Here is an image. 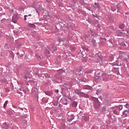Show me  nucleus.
<instances>
[{
    "label": "nucleus",
    "mask_w": 129,
    "mask_h": 129,
    "mask_svg": "<svg viewBox=\"0 0 129 129\" xmlns=\"http://www.w3.org/2000/svg\"><path fill=\"white\" fill-rule=\"evenodd\" d=\"M70 104L72 107H73V108H76V107H77V105H78V103L77 101H74L73 102H71Z\"/></svg>",
    "instance_id": "obj_2"
},
{
    "label": "nucleus",
    "mask_w": 129,
    "mask_h": 129,
    "mask_svg": "<svg viewBox=\"0 0 129 129\" xmlns=\"http://www.w3.org/2000/svg\"><path fill=\"white\" fill-rule=\"evenodd\" d=\"M81 81H82L83 82H85V80L84 79H81Z\"/></svg>",
    "instance_id": "obj_41"
},
{
    "label": "nucleus",
    "mask_w": 129,
    "mask_h": 129,
    "mask_svg": "<svg viewBox=\"0 0 129 129\" xmlns=\"http://www.w3.org/2000/svg\"><path fill=\"white\" fill-rule=\"evenodd\" d=\"M47 102H48V100H46L45 101V103H47Z\"/></svg>",
    "instance_id": "obj_58"
},
{
    "label": "nucleus",
    "mask_w": 129,
    "mask_h": 129,
    "mask_svg": "<svg viewBox=\"0 0 129 129\" xmlns=\"http://www.w3.org/2000/svg\"><path fill=\"white\" fill-rule=\"evenodd\" d=\"M19 90L20 91H23V92L26 93V90H25V89H24V88H20L19 89Z\"/></svg>",
    "instance_id": "obj_26"
},
{
    "label": "nucleus",
    "mask_w": 129,
    "mask_h": 129,
    "mask_svg": "<svg viewBox=\"0 0 129 129\" xmlns=\"http://www.w3.org/2000/svg\"><path fill=\"white\" fill-rule=\"evenodd\" d=\"M83 112L80 111V113L78 114V115H80V116H82V115L81 114L83 113Z\"/></svg>",
    "instance_id": "obj_38"
},
{
    "label": "nucleus",
    "mask_w": 129,
    "mask_h": 129,
    "mask_svg": "<svg viewBox=\"0 0 129 129\" xmlns=\"http://www.w3.org/2000/svg\"><path fill=\"white\" fill-rule=\"evenodd\" d=\"M120 54H124H124H125V52L120 51Z\"/></svg>",
    "instance_id": "obj_40"
},
{
    "label": "nucleus",
    "mask_w": 129,
    "mask_h": 129,
    "mask_svg": "<svg viewBox=\"0 0 129 129\" xmlns=\"http://www.w3.org/2000/svg\"><path fill=\"white\" fill-rule=\"evenodd\" d=\"M27 17L28 15H24V21H27Z\"/></svg>",
    "instance_id": "obj_37"
},
{
    "label": "nucleus",
    "mask_w": 129,
    "mask_h": 129,
    "mask_svg": "<svg viewBox=\"0 0 129 129\" xmlns=\"http://www.w3.org/2000/svg\"><path fill=\"white\" fill-rule=\"evenodd\" d=\"M87 22H88V23H89L90 24H92V23H93V21H92V19H91V18H88L87 20H86Z\"/></svg>",
    "instance_id": "obj_17"
},
{
    "label": "nucleus",
    "mask_w": 129,
    "mask_h": 129,
    "mask_svg": "<svg viewBox=\"0 0 129 129\" xmlns=\"http://www.w3.org/2000/svg\"><path fill=\"white\" fill-rule=\"evenodd\" d=\"M20 57H24V54H21L20 55Z\"/></svg>",
    "instance_id": "obj_50"
},
{
    "label": "nucleus",
    "mask_w": 129,
    "mask_h": 129,
    "mask_svg": "<svg viewBox=\"0 0 129 129\" xmlns=\"http://www.w3.org/2000/svg\"><path fill=\"white\" fill-rule=\"evenodd\" d=\"M31 91H32V93H35V92H37L38 91V89H37L35 87L32 88Z\"/></svg>",
    "instance_id": "obj_15"
},
{
    "label": "nucleus",
    "mask_w": 129,
    "mask_h": 129,
    "mask_svg": "<svg viewBox=\"0 0 129 129\" xmlns=\"http://www.w3.org/2000/svg\"><path fill=\"white\" fill-rule=\"evenodd\" d=\"M100 39H101V40H106V38H102V37H100Z\"/></svg>",
    "instance_id": "obj_44"
},
{
    "label": "nucleus",
    "mask_w": 129,
    "mask_h": 129,
    "mask_svg": "<svg viewBox=\"0 0 129 129\" xmlns=\"http://www.w3.org/2000/svg\"><path fill=\"white\" fill-rule=\"evenodd\" d=\"M92 72H93V70H90L86 71L85 72V74H90V73H92Z\"/></svg>",
    "instance_id": "obj_19"
},
{
    "label": "nucleus",
    "mask_w": 129,
    "mask_h": 129,
    "mask_svg": "<svg viewBox=\"0 0 129 129\" xmlns=\"http://www.w3.org/2000/svg\"><path fill=\"white\" fill-rule=\"evenodd\" d=\"M75 93L76 94L79 95V96H81L82 94H84V92H81L80 90H75Z\"/></svg>",
    "instance_id": "obj_3"
},
{
    "label": "nucleus",
    "mask_w": 129,
    "mask_h": 129,
    "mask_svg": "<svg viewBox=\"0 0 129 129\" xmlns=\"http://www.w3.org/2000/svg\"><path fill=\"white\" fill-rule=\"evenodd\" d=\"M112 11H113V12H115V11H116V8L115 7H113L112 8Z\"/></svg>",
    "instance_id": "obj_36"
},
{
    "label": "nucleus",
    "mask_w": 129,
    "mask_h": 129,
    "mask_svg": "<svg viewBox=\"0 0 129 129\" xmlns=\"http://www.w3.org/2000/svg\"><path fill=\"white\" fill-rule=\"evenodd\" d=\"M119 29H120V30H123V28H124V24L122 23L120 24L119 26Z\"/></svg>",
    "instance_id": "obj_16"
},
{
    "label": "nucleus",
    "mask_w": 129,
    "mask_h": 129,
    "mask_svg": "<svg viewBox=\"0 0 129 129\" xmlns=\"http://www.w3.org/2000/svg\"><path fill=\"white\" fill-rule=\"evenodd\" d=\"M95 79H99V78H100V77H99V75H100V72L97 73L95 72Z\"/></svg>",
    "instance_id": "obj_5"
},
{
    "label": "nucleus",
    "mask_w": 129,
    "mask_h": 129,
    "mask_svg": "<svg viewBox=\"0 0 129 129\" xmlns=\"http://www.w3.org/2000/svg\"><path fill=\"white\" fill-rule=\"evenodd\" d=\"M77 72H82V69L81 68L78 69Z\"/></svg>",
    "instance_id": "obj_33"
},
{
    "label": "nucleus",
    "mask_w": 129,
    "mask_h": 129,
    "mask_svg": "<svg viewBox=\"0 0 129 129\" xmlns=\"http://www.w3.org/2000/svg\"><path fill=\"white\" fill-rule=\"evenodd\" d=\"M68 56H69V57H72V54H69Z\"/></svg>",
    "instance_id": "obj_48"
},
{
    "label": "nucleus",
    "mask_w": 129,
    "mask_h": 129,
    "mask_svg": "<svg viewBox=\"0 0 129 129\" xmlns=\"http://www.w3.org/2000/svg\"><path fill=\"white\" fill-rule=\"evenodd\" d=\"M92 43L94 46H96V41L95 39H92Z\"/></svg>",
    "instance_id": "obj_22"
},
{
    "label": "nucleus",
    "mask_w": 129,
    "mask_h": 129,
    "mask_svg": "<svg viewBox=\"0 0 129 129\" xmlns=\"http://www.w3.org/2000/svg\"><path fill=\"white\" fill-rule=\"evenodd\" d=\"M93 101L94 102V107L95 109H98L99 107H100V102H99L98 99L96 98H94Z\"/></svg>",
    "instance_id": "obj_1"
},
{
    "label": "nucleus",
    "mask_w": 129,
    "mask_h": 129,
    "mask_svg": "<svg viewBox=\"0 0 129 129\" xmlns=\"http://www.w3.org/2000/svg\"><path fill=\"white\" fill-rule=\"evenodd\" d=\"M98 28H100V25H98Z\"/></svg>",
    "instance_id": "obj_60"
},
{
    "label": "nucleus",
    "mask_w": 129,
    "mask_h": 129,
    "mask_svg": "<svg viewBox=\"0 0 129 129\" xmlns=\"http://www.w3.org/2000/svg\"><path fill=\"white\" fill-rule=\"evenodd\" d=\"M54 106H57V105H58V101H55L53 102V103Z\"/></svg>",
    "instance_id": "obj_25"
},
{
    "label": "nucleus",
    "mask_w": 129,
    "mask_h": 129,
    "mask_svg": "<svg viewBox=\"0 0 129 129\" xmlns=\"http://www.w3.org/2000/svg\"><path fill=\"white\" fill-rule=\"evenodd\" d=\"M55 92V93H58L59 90H56Z\"/></svg>",
    "instance_id": "obj_45"
},
{
    "label": "nucleus",
    "mask_w": 129,
    "mask_h": 129,
    "mask_svg": "<svg viewBox=\"0 0 129 129\" xmlns=\"http://www.w3.org/2000/svg\"><path fill=\"white\" fill-rule=\"evenodd\" d=\"M79 75H81L82 74V72H78Z\"/></svg>",
    "instance_id": "obj_42"
},
{
    "label": "nucleus",
    "mask_w": 129,
    "mask_h": 129,
    "mask_svg": "<svg viewBox=\"0 0 129 129\" xmlns=\"http://www.w3.org/2000/svg\"><path fill=\"white\" fill-rule=\"evenodd\" d=\"M101 76H102L103 77H104L105 76H107V75H106V73H103V74H102Z\"/></svg>",
    "instance_id": "obj_35"
},
{
    "label": "nucleus",
    "mask_w": 129,
    "mask_h": 129,
    "mask_svg": "<svg viewBox=\"0 0 129 129\" xmlns=\"http://www.w3.org/2000/svg\"><path fill=\"white\" fill-rule=\"evenodd\" d=\"M127 112H128V110H124L122 112V115L125 116V117H127Z\"/></svg>",
    "instance_id": "obj_7"
},
{
    "label": "nucleus",
    "mask_w": 129,
    "mask_h": 129,
    "mask_svg": "<svg viewBox=\"0 0 129 129\" xmlns=\"http://www.w3.org/2000/svg\"><path fill=\"white\" fill-rule=\"evenodd\" d=\"M68 99L69 100H70V101H71V102H72L73 101H74V100H73V98H72L69 97V98H68Z\"/></svg>",
    "instance_id": "obj_34"
},
{
    "label": "nucleus",
    "mask_w": 129,
    "mask_h": 129,
    "mask_svg": "<svg viewBox=\"0 0 129 129\" xmlns=\"http://www.w3.org/2000/svg\"><path fill=\"white\" fill-rule=\"evenodd\" d=\"M113 112V113H114V114H116V115H118V112H117V111H116V110H114Z\"/></svg>",
    "instance_id": "obj_27"
},
{
    "label": "nucleus",
    "mask_w": 129,
    "mask_h": 129,
    "mask_svg": "<svg viewBox=\"0 0 129 129\" xmlns=\"http://www.w3.org/2000/svg\"><path fill=\"white\" fill-rule=\"evenodd\" d=\"M59 43H60L61 42V39H59Z\"/></svg>",
    "instance_id": "obj_63"
},
{
    "label": "nucleus",
    "mask_w": 129,
    "mask_h": 129,
    "mask_svg": "<svg viewBox=\"0 0 129 129\" xmlns=\"http://www.w3.org/2000/svg\"><path fill=\"white\" fill-rule=\"evenodd\" d=\"M70 116L71 117L68 118V121H69V122H71V121L73 120L74 118H75V117L74 116V115H73V114H71Z\"/></svg>",
    "instance_id": "obj_4"
},
{
    "label": "nucleus",
    "mask_w": 129,
    "mask_h": 129,
    "mask_svg": "<svg viewBox=\"0 0 129 129\" xmlns=\"http://www.w3.org/2000/svg\"><path fill=\"white\" fill-rule=\"evenodd\" d=\"M115 108H118V106H115Z\"/></svg>",
    "instance_id": "obj_55"
},
{
    "label": "nucleus",
    "mask_w": 129,
    "mask_h": 129,
    "mask_svg": "<svg viewBox=\"0 0 129 129\" xmlns=\"http://www.w3.org/2000/svg\"><path fill=\"white\" fill-rule=\"evenodd\" d=\"M45 94H46V95H48V96H51V92H45Z\"/></svg>",
    "instance_id": "obj_24"
},
{
    "label": "nucleus",
    "mask_w": 129,
    "mask_h": 129,
    "mask_svg": "<svg viewBox=\"0 0 129 129\" xmlns=\"http://www.w3.org/2000/svg\"><path fill=\"white\" fill-rule=\"evenodd\" d=\"M91 87L89 86V85H87V86H84L83 87V89L84 90H91Z\"/></svg>",
    "instance_id": "obj_6"
},
{
    "label": "nucleus",
    "mask_w": 129,
    "mask_h": 129,
    "mask_svg": "<svg viewBox=\"0 0 129 129\" xmlns=\"http://www.w3.org/2000/svg\"><path fill=\"white\" fill-rule=\"evenodd\" d=\"M24 110L25 112H28V110H27L26 108H24Z\"/></svg>",
    "instance_id": "obj_49"
},
{
    "label": "nucleus",
    "mask_w": 129,
    "mask_h": 129,
    "mask_svg": "<svg viewBox=\"0 0 129 129\" xmlns=\"http://www.w3.org/2000/svg\"><path fill=\"white\" fill-rule=\"evenodd\" d=\"M103 81L104 82H107V81H109V79L108 78V76H105L103 77Z\"/></svg>",
    "instance_id": "obj_8"
},
{
    "label": "nucleus",
    "mask_w": 129,
    "mask_h": 129,
    "mask_svg": "<svg viewBox=\"0 0 129 129\" xmlns=\"http://www.w3.org/2000/svg\"><path fill=\"white\" fill-rule=\"evenodd\" d=\"M124 60H127V58H124Z\"/></svg>",
    "instance_id": "obj_64"
},
{
    "label": "nucleus",
    "mask_w": 129,
    "mask_h": 129,
    "mask_svg": "<svg viewBox=\"0 0 129 129\" xmlns=\"http://www.w3.org/2000/svg\"><path fill=\"white\" fill-rule=\"evenodd\" d=\"M121 34H118V37H121Z\"/></svg>",
    "instance_id": "obj_57"
},
{
    "label": "nucleus",
    "mask_w": 129,
    "mask_h": 129,
    "mask_svg": "<svg viewBox=\"0 0 129 129\" xmlns=\"http://www.w3.org/2000/svg\"><path fill=\"white\" fill-rule=\"evenodd\" d=\"M116 8L117 9V13H119V11H120V10H121V6H120V4H117Z\"/></svg>",
    "instance_id": "obj_9"
},
{
    "label": "nucleus",
    "mask_w": 129,
    "mask_h": 129,
    "mask_svg": "<svg viewBox=\"0 0 129 129\" xmlns=\"http://www.w3.org/2000/svg\"><path fill=\"white\" fill-rule=\"evenodd\" d=\"M43 75H44V76L45 77V78H50V75L45 73V74H41V76H43Z\"/></svg>",
    "instance_id": "obj_12"
},
{
    "label": "nucleus",
    "mask_w": 129,
    "mask_h": 129,
    "mask_svg": "<svg viewBox=\"0 0 129 129\" xmlns=\"http://www.w3.org/2000/svg\"><path fill=\"white\" fill-rule=\"evenodd\" d=\"M108 42L110 43L112 45H113V42H112V39H110L108 40Z\"/></svg>",
    "instance_id": "obj_30"
},
{
    "label": "nucleus",
    "mask_w": 129,
    "mask_h": 129,
    "mask_svg": "<svg viewBox=\"0 0 129 129\" xmlns=\"http://www.w3.org/2000/svg\"><path fill=\"white\" fill-rule=\"evenodd\" d=\"M118 109H119V110H121L122 109V105H118Z\"/></svg>",
    "instance_id": "obj_29"
},
{
    "label": "nucleus",
    "mask_w": 129,
    "mask_h": 129,
    "mask_svg": "<svg viewBox=\"0 0 129 129\" xmlns=\"http://www.w3.org/2000/svg\"><path fill=\"white\" fill-rule=\"evenodd\" d=\"M18 93H19V94H23V93H22L21 92H19Z\"/></svg>",
    "instance_id": "obj_54"
},
{
    "label": "nucleus",
    "mask_w": 129,
    "mask_h": 129,
    "mask_svg": "<svg viewBox=\"0 0 129 129\" xmlns=\"http://www.w3.org/2000/svg\"><path fill=\"white\" fill-rule=\"evenodd\" d=\"M2 127L5 129H9V125L7 123H4Z\"/></svg>",
    "instance_id": "obj_10"
},
{
    "label": "nucleus",
    "mask_w": 129,
    "mask_h": 129,
    "mask_svg": "<svg viewBox=\"0 0 129 129\" xmlns=\"http://www.w3.org/2000/svg\"><path fill=\"white\" fill-rule=\"evenodd\" d=\"M29 26L31 28H35V27H36V25H35L34 24H30Z\"/></svg>",
    "instance_id": "obj_28"
},
{
    "label": "nucleus",
    "mask_w": 129,
    "mask_h": 129,
    "mask_svg": "<svg viewBox=\"0 0 129 129\" xmlns=\"http://www.w3.org/2000/svg\"><path fill=\"white\" fill-rule=\"evenodd\" d=\"M88 58L90 60H93V59H94V57H93V56L90 55H89V56L88 57Z\"/></svg>",
    "instance_id": "obj_23"
},
{
    "label": "nucleus",
    "mask_w": 129,
    "mask_h": 129,
    "mask_svg": "<svg viewBox=\"0 0 129 129\" xmlns=\"http://www.w3.org/2000/svg\"><path fill=\"white\" fill-rule=\"evenodd\" d=\"M119 44H120V46H122V47H124V46H126L125 45V43H124V42H120Z\"/></svg>",
    "instance_id": "obj_21"
},
{
    "label": "nucleus",
    "mask_w": 129,
    "mask_h": 129,
    "mask_svg": "<svg viewBox=\"0 0 129 129\" xmlns=\"http://www.w3.org/2000/svg\"><path fill=\"white\" fill-rule=\"evenodd\" d=\"M18 109H20L21 110H24V108H21V107H18Z\"/></svg>",
    "instance_id": "obj_39"
},
{
    "label": "nucleus",
    "mask_w": 129,
    "mask_h": 129,
    "mask_svg": "<svg viewBox=\"0 0 129 129\" xmlns=\"http://www.w3.org/2000/svg\"><path fill=\"white\" fill-rule=\"evenodd\" d=\"M124 107L126 108H129V105L128 103H126L125 105H124Z\"/></svg>",
    "instance_id": "obj_31"
},
{
    "label": "nucleus",
    "mask_w": 129,
    "mask_h": 129,
    "mask_svg": "<svg viewBox=\"0 0 129 129\" xmlns=\"http://www.w3.org/2000/svg\"><path fill=\"white\" fill-rule=\"evenodd\" d=\"M12 22L13 23L17 22V16H16L15 15L13 16L12 17Z\"/></svg>",
    "instance_id": "obj_14"
},
{
    "label": "nucleus",
    "mask_w": 129,
    "mask_h": 129,
    "mask_svg": "<svg viewBox=\"0 0 129 129\" xmlns=\"http://www.w3.org/2000/svg\"><path fill=\"white\" fill-rule=\"evenodd\" d=\"M86 51L87 52H89V49H88V48H86Z\"/></svg>",
    "instance_id": "obj_43"
},
{
    "label": "nucleus",
    "mask_w": 129,
    "mask_h": 129,
    "mask_svg": "<svg viewBox=\"0 0 129 129\" xmlns=\"http://www.w3.org/2000/svg\"><path fill=\"white\" fill-rule=\"evenodd\" d=\"M95 6H97L96 8L98 9V10H100V5H99V3H94Z\"/></svg>",
    "instance_id": "obj_18"
},
{
    "label": "nucleus",
    "mask_w": 129,
    "mask_h": 129,
    "mask_svg": "<svg viewBox=\"0 0 129 129\" xmlns=\"http://www.w3.org/2000/svg\"><path fill=\"white\" fill-rule=\"evenodd\" d=\"M35 57H36V58H37V59L41 58V56L40 55H39L38 54H35Z\"/></svg>",
    "instance_id": "obj_32"
},
{
    "label": "nucleus",
    "mask_w": 129,
    "mask_h": 129,
    "mask_svg": "<svg viewBox=\"0 0 129 129\" xmlns=\"http://www.w3.org/2000/svg\"><path fill=\"white\" fill-rule=\"evenodd\" d=\"M24 78L25 79H27V76H25Z\"/></svg>",
    "instance_id": "obj_56"
},
{
    "label": "nucleus",
    "mask_w": 129,
    "mask_h": 129,
    "mask_svg": "<svg viewBox=\"0 0 129 129\" xmlns=\"http://www.w3.org/2000/svg\"><path fill=\"white\" fill-rule=\"evenodd\" d=\"M72 2H73V3H75L76 2V0H71Z\"/></svg>",
    "instance_id": "obj_53"
},
{
    "label": "nucleus",
    "mask_w": 129,
    "mask_h": 129,
    "mask_svg": "<svg viewBox=\"0 0 129 129\" xmlns=\"http://www.w3.org/2000/svg\"><path fill=\"white\" fill-rule=\"evenodd\" d=\"M36 11L37 12V13H38V14H40V13L39 12V11H38V10H37V9H35Z\"/></svg>",
    "instance_id": "obj_46"
},
{
    "label": "nucleus",
    "mask_w": 129,
    "mask_h": 129,
    "mask_svg": "<svg viewBox=\"0 0 129 129\" xmlns=\"http://www.w3.org/2000/svg\"><path fill=\"white\" fill-rule=\"evenodd\" d=\"M109 64H110V65H113H113H115V64H113V63H109Z\"/></svg>",
    "instance_id": "obj_61"
},
{
    "label": "nucleus",
    "mask_w": 129,
    "mask_h": 129,
    "mask_svg": "<svg viewBox=\"0 0 129 129\" xmlns=\"http://www.w3.org/2000/svg\"><path fill=\"white\" fill-rule=\"evenodd\" d=\"M99 98L101 99V100H102V97L101 96H100Z\"/></svg>",
    "instance_id": "obj_47"
},
{
    "label": "nucleus",
    "mask_w": 129,
    "mask_h": 129,
    "mask_svg": "<svg viewBox=\"0 0 129 129\" xmlns=\"http://www.w3.org/2000/svg\"><path fill=\"white\" fill-rule=\"evenodd\" d=\"M114 108H115V107H112V109H114Z\"/></svg>",
    "instance_id": "obj_62"
},
{
    "label": "nucleus",
    "mask_w": 129,
    "mask_h": 129,
    "mask_svg": "<svg viewBox=\"0 0 129 129\" xmlns=\"http://www.w3.org/2000/svg\"><path fill=\"white\" fill-rule=\"evenodd\" d=\"M8 103H9V101L7 100L5 101L3 106L4 108H7V105H8Z\"/></svg>",
    "instance_id": "obj_20"
},
{
    "label": "nucleus",
    "mask_w": 129,
    "mask_h": 129,
    "mask_svg": "<svg viewBox=\"0 0 129 129\" xmlns=\"http://www.w3.org/2000/svg\"><path fill=\"white\" fill-rule=\"evenodd\" d=\"M81 96H82V97H85V98H89V95H88V94H86L85 93L82 94Z\"/></svg>",
    "instance_id": "obj_11"
},
{
    "label": "nucleus",
    "mask_w": 129,
    "mask_h": 129,
    "mask_svg": "<svg viewBox=\"0 0 129 129\" xmlns=\"http://www.w3.org/2000/svg\"><path fill=\"white\" fill-rule=\"evenodd\" d=\"M106 108H107V106H104L102 108L101 112H106Z\"/></svg>",
    "instance_id": "obj_13"
},
{
    "label": "nucleus",
    "mask_w": 129,
    "mask_h": 129,
    "mask_svg": "<svg viewBox=\"0 0 129 129\" xmlns=\"http://www.w3.org/2000/svg\"><path fill=\"white\" fill-rule=\"evenodd\" d=\"M31 16H32V14L28 15V17H31Z\"/></svg>",
    "instance_id": "obj_59"
},
{
    "label": "nucleus",
    "mask_w": 129,
    "mask_h": 129,
    "mask_svg": "<svg viewBox=\"0 0 129 129\" xmlns=\"http://www.w3.org/2000/svg\"><path fill=\"white\" fill-rule=\"evenodd\" d=\"M16 55H17V56H19V55H20V53L19 52H17Z\"/></svg>",
    "instance_id": "obj_51"
},
{
    "label": "nucleus",
    "mask_w": 129,
    "mask_h": 129,
    "mask_svg": "<svg viewBox=\"0 0 129 129\" xmlns=\"http://www.w3.org/2000/svg\"><path fill=\"white\" fill-rule=\"evenodd\" d=\"M56 50H57V49H52V52H55V51H56Z\"/></svg>",
    "instance_id": "obj_52"
}]
</instances>
